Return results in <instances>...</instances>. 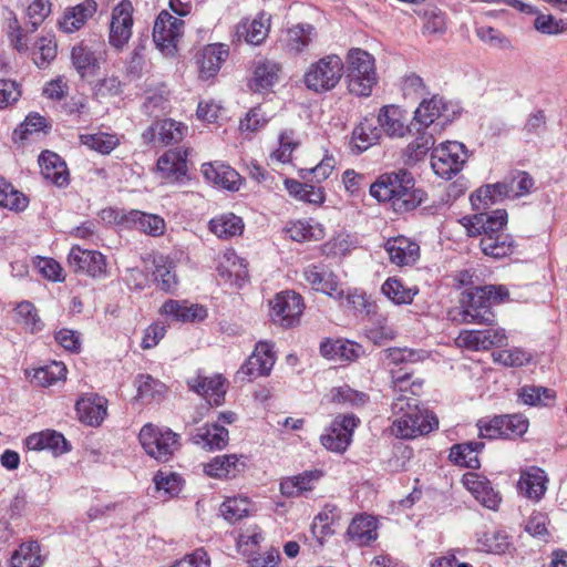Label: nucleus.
Listing matches in <instances>:
<instances>
[{"label":"nucleus","mask_w":567,"mask_h":567,"mask_svg":"<svg viewBox=\"0 0 567 567\" xmlns=\"http://www.w3.org/2000/svg\"><path fill=\"white\" fill-rule=\"evenodd\" d=\"M384 248L390 261L400 267L413 265L420 257L419 245L403 236L388 239Z\"/></svg>","instance_id":"412c9836"},{"label":"nucleus","mask_w":567,"mask_h":567,"mask_svg":"<svg viewBox=\"0 0 567 567\" xmlns=\"http://www.w3.org/2000/svg\"><path fill=\"white\" fill-rule=\"evenodd\" d=\"M138 398L145 402H158L166 393V385L148 374H141L136 379Z\"/></svg>","instance_id":"de8ad7c7"},{"label":"nucleus","mask_w":567,"mask_h":567,"mask_svg":"<svg viewBox=\"0 0 567 567\" xmlns=\"http://www.w3.org/2000/svg\"><path fill=\"white\" fill-rule=\"evenodd\" d=\"M101 54L85 42L75 44L71 50V62L82 78L94 76L100 69Z\"/></svg>","instance_id":"aec40b11"},{"label":"nucleus","mask_w":567,"mask_h":567,"mask_svg":"<svg viewBox=\"0 0 567 567\" xmlns=\"http://www.w3.org/2000/svg\"><path fill=\"white\" fill-rule=\"evenodd\" d=\"M484 447L482 442H468L454 445L450 458L457 465L468 468H478V452Z\"/></svg>","instance_id":"49530a36"},{"label":"nucleus","mask_w":567,"mask_h":567,"mask_svg":"<svg viewBox=\"0 0 567 567\" xmlns=\"http://www.w3.org/2000/svg\"><path fill=\"white\" fill-rule=\"evenodd\" d=\"M305 280L317 291L334 299L343 298L344 293L337 276L323 265H309L303 269Z\"/></svg>","instance_id":"dca6fc26"},{"label":"nucleus","mask_w":567,"mask_h":567,"mask_svg":"<svg viewBox=\"0 0 567 567\" xmlns=\"http://www.w3.org/2000/svg\"><path fill=\"white\" fill-rule=\"evenodd\" d=\"M243 467L236 454L219 455L205 465L204 472L215 478H229L235 477Z\"/></svg>","instance_id":"ea45409f"},{"label":"nucleus","mask_w":567,"mask_h":567,"mask_svg":"<svg viewBox=\"0 0 567 567\" xmlns=\"http://www.w3.org/2000/svg\"><path fill=\"white\" fill-rule=\"evenodd\" d=\"M381 137V128L365 117L352 132V143L359 153L367 151Z\"/></svg>","instance_id":"a18cd8bd"},{"label":"nucleus","mask_w":567,"mask_h":567,"mask_svg":"<svg viewBox=\"0 0 567 567\" xmlns=\"http://www.w3.org/2000/svg\"><path fill=\"white\" fill-rule=\"evenodd\" d=\"M480 248L485 256L494 259H501L514 254L516 243L512 235L504 230L496 235H488L480 239Z\"/></svg>","instance_id":"f704fd0d"},{"label":"nucleus","mask_w":567,"mask_h":567,"mask_svg":"<svg viewBox=\"0 0 567 567\" xmlns=\"http://www.w3.org/2000/svg\"><path fill=\"white\" fill-rule=\"evenodd\" d=\"M344 64L339 55L330 54L311 63L303 75L306 86L322 93L332 90L343 75Z\"/></svg>","instance_id":"423d86ee"},{"label":"nucleus","mask_w":567,"mask_h":567,"mask_svg":"<svg viewBox=\"0 0 567 567\" xmlns=\"http://www.w3.org/2000/svg\"><path fill=\"white\" fill-rule=\"evenodd\" d=\"M462 483L464 487L473 496H488L493 492L491 482L474 472H468L463 475Z\"/></svg>","instance_id":"774afa93"},{"label":"nucleus","mask_w":567,"mask_h":567,"mask_svg":"<svg viewBox=\"0 0 567 567\" xmlns=\"http://www.w3.org/2000/svg\"><path fill=\"white\" fill-rule=\"evenodd\" d=\"M378 522L367 514H360L351 520L347 535L359 546H364L378 538Z\"/></svg>","instance_id":"473e14b6"},{"label":"nucleus","mask_w":567,"mask_h":567,"mask_svg":"<svg viewBox=\"0 0 567 567\" xmlns=\"http://www.w3.org/2000/svg\"><path fill=\"white\" fill-rule=\"evenodd\" d=\"M228 54V48L225 44L214 43L206 45L197 55L199 78L202 80H209L216 76Z\"/></svg>","instance_id":"6ab92c4d"},{"label":"nucleus","mask_w":567,"mask_h":567,"mask_svg":"<svg viewBox=\"0 0 567 567\" xmlns=\"http://www.w3.org/2000/svg\"><path fill=\"white\" fill-rule=\"evenodd\" d=\"M504 198H509L507 176L502 182L487 184L476 189L471 195V203L476 210H480L488 208V206Z\"/></svg>","instance_id":"7c9ffc66"},{"label":"nucleus","mask_w":567,"mask_h":567,"mask_svg":"<svg viewBox=\"0 0 567 567\" xmlns=\"http://www.w3.org/2000/svg\"><path fill=\"white\" fill-rule=\"evenodd\" d=\"M299 146L293 131H285L279 137V147L271 153V159L279 163H289L293 151Z\"/></svg>","instance_id":"69168bd1"},{"label":"nucleus","mask_w":567,"mask_h":567,"mask_svg":"<svg viewBox=\"0 0 567 567\" xmlns=\"http://www.w3.org/2000/svg\"><path fill=\"white\" fill-rule=\"evenodd\" d=\"M322 477V472L306 471L301 474L286 477L280 482L281 496H293L303 492H311L315 484Z\"/></svg>","instance_id":"4c0bfd02"},{"label":"nucleus","mask_w":567,"mask_h":567,"mask_svg":"<svg viewBox=\"0 0 567 567\" xmlns=\"http://www.w3.org/2000/svg\"><path fill=\"white\" fill-rule=\"evenodd\" d=\"M39 165L41 174L45 179L51 181L56 186L68 184L69 174L66 165L58 154L51 151L42 152L39 156Z\"/></svg>","instance_id":"c9c22d12"},{"label":"nucleus","mask_w":567,"mask_h":567,"mask_svg":"<svg viewBox=\"0 0 567 567\" xmlns=\"http://www.w3.org/2000/svg\"><path fill=\"white\" fill-rule=\"evenodd\" d=\"M392 374V389L398 394L396 396H408V393L412 395H420L423 388V380H412V375L409 372L391 371Z\"/></svg>","instance_id":"5fc2aeb1"},{"label":"nucleus","mask_w":567,"mask_h":567,"mask_svg":"<svg viewBox=\"0 0 567 567\" xmlns=\"http://www.w3.org/2000/svg\"><path fill=\"white\" fill-rule=\"evenodd\" d=\"M388 364L423 361L427 355L425 351L409 348H389L384 351Z\"/></svg>","instance_id":"e2e57ef3"},{"label":"nucleus","mask_w":567,"mask_h":567,"mask_svg":"<svg viewBox=\"0 0 567 567\" xmlns=\"http://www.w3.org/2000/svg\"><path fill=\"white\" fill-rule=\"evenodd\" d=\"M280 66L272 61L259 62L254 71V76L250 80L249 86L255 92H261L271 87L277 81Z\"/></svg>","instance_id":"c03bdc74"},{"label":"nucleus","mask_w":567,"mask_h":567,"mask_svg":"<svg viewBox=\"0 0 567 567\" xmlns=\"http://www.w3.org/2000/svg\"><path fill=\"white\" fill-rule=\"evenodd\" d=\"M466 159L467 153L464 144L447 141L433 148L431 166L437 176L451 179L462 169Z\"/></svg>","instance_id":"0eeeda50"},{"label":"nucleus","mask_w":567,"mask_h":567,"mask_svg":"<svg viewBox=\"0 0 567 567\" xmlns=\"http://www.w3.org/2000/svg\"><path fill=\"white\" fill-rule=\"evenodd\" d=\"M56 56V42L54 37L48 34L41 37L33 50V61L39 68L47 66Z\"/></svg>","instance_id":"052dcab7"},{"label":"nucleus","mask_w":567,"mask_h":567,"mask_svg":"<svg viewBox=\"0 0 567 567\" xmlns=\"http://www.w3.org/2000/svg\"><path fill=\"white\" fill-rule=\"evenodd\" d=\"M69 266L74 271H82L92 277H101L106 272L105 257L95 250L73 246L68 256Z\"/></svg>","instance_id":"f3484780"},{"label":"nucleus","mask_w":567,"mask_h":567,"mask_svg":"<svg viewBox=\"0 0 567 567\" xmlns=\"http://www.w3.org/2000/svg\"><path fill=\"white\" fill-rule=\"evenodd\" d=\"M158 140L165 145L179 143L187 132V126L181 122L167 118L157 121Z\"/></svg>","instance_id":"13d9d810"},{"label":"nucleus","mask_w":567,"mask_h":567,"mask_svg":"<svg viewBox=\"0 0 567 567\" xmlns=\"http://www.w3.org/2000/svg\"><path fill=\"white\" fill-rule=\"evenodd\" d=\"M378 126L389 137H403L409 131L402 110L395 105H385L378 114Z\"/></svg>","instance_id":"c85d7f7f"},{"label":"nucleus","mask_w":567,"mask_h":567,"mask_svg":"<svg viewBox=\"0 0 567 567\" xmlns=\"http://www.w3.org/2000/svg\"><path fill=\"white\" fill-rule=\"evenodd\" d=\"M381 290L383 295L396 305L411 303L417 293L416 288H408L401 280L394 277L388 278L382 285Z\"/></svg>","instance_id":"8fccbe9b"},{"label":"nucleus","mask_w":567,"mask_h":567,"mask_svg":"<svg viewBox=\"0 0 567 567\" xmlns=\"http://www.w3.org/2000/svg\"><path fill=\"white\" fill-rule=\"evenodd\" d=\"M44 558L38 542H27L16 549L10 558V567H42Z\"/></svg>","instance_id":"79ce46f5"},{"label":"nucleus","mask_w":567,"mask_h":567,"mask_svg":"<svg viewBox=\"0 0 567 567\" xmlns=\"http://www.w3.org/2000/svg\"><path fill=\"white\" fill-rule=\"evenodd\" d=\"M118 223L151 236H159L165 230V221L162 217L141 210H131L123 214Z\"/></svg>","instance_id":"5701e85b"},{"label":"nucleus","mask_w":567,"mask_h":567,"mask_svg":"<svg viewBox=\"0 0 567 567\" xmlns=\"http://www.w3.org/2000/svg\"><path fill=\"white\" fill-rule=\"evenodd\" d=\"M507 179L509 188V198L525 196L530 193V189L534 186L533 177L526 172H513L507 176Z\"/></svg>","instance_id":"0e129e2a"},{"label":"nucleus","mask_w":567,"mask_h":567,"mask_svg":"<svg viewBox=\"0 0 567 567\" xmlns=\"http://www.w3.org/2000/svg\"><path fill=\"white\" fill-rule=\"evenodd\" d=\"M508 297V291L503 286H478L463 293L461 301L462 322L467 324L494 326V305L501 303Z\"/></svg>","instance_id":"7ed1b4c3"},{"label":"nucleus","mask_w":567,"mask_h":567,"mask_svg":"<svg viewBox=\"0 0 567 567\" xmlns=\"http://www.w3.org/2000/svg\"><path fill=\"white\" fill-rule=\"evenodd\" d=\"M316 28L310 23H298L289 28L282 39L284 47L288 52L301 53L316 39Z\"/></svg>","instance_id":"2f4dec72"},{"label":"nucleus","mask_w":567,"mask_h":567,"mask_svg":"<svg viewBox=\"0 0 567 567\" xmlns=\"http://www.w3.org/2000/svg\"><path fill=\"white\" fill-rule=\"evenodd\" d=\"M270 29V19L260 13L251 21H241L237 27V34L244 37L249 44L259 45L267 38Z\"/></svg>","instance_id":"58836bf2"},{"label":"nucleus","mask_w":567,"mask_h":567,"mask_svg":"<svg viewBox=\"0 0 567 567\" xmlns=\"http://www.w3.org/2000/svg\"><path fill=\"white\" fill-rule=\"evenodd\" d=\"M209 229L218 238L228 239L243 234L244 221L233 213L223 214L209 221Z\"/></svg>","instance_id":"37998d69"},{"label":"nucleus","mask_w":567,"mask_h":567,"mask_svg":"<svg viewBox=\"0 0 567 567\" xmlns=\"http://www.w3.org/2000/svg\"><path fill=\"white\" fill-rule=\"evenodd\" d=\"M96 10L97 4L94 0H84L64 11L59 20V27L65 33H73L80 30L94 16Z\"/></svg>","instance_id":"bb28decb"},{"label":"nucleus","mask_w":567,"mask_h":567,"mask_svg":"<svg viewBox=\"0 0 567 567\" xmlns=\"http://www.w3.org/2000/svg\"><path fill=\"white\" fill-rule=\"evenodd\" d=\"M205 179L228 190H237L240 185L239 174L221 162H210L202 165Z\"/></svg>","instance_id":"393cba45"},{"label":"nucleus","mask_w":567,"mask_h":567,"mask_svg":"<svg viewBox=\"0 0 567 567\" xmlns=\"http://www.w3.org/2000/svg\"><path fill=\"white\" fill-rule=\"evenodd\" d=\"M452 105L444 97L434 95L430 100L423 101L414 112L412 126L419 124L421 127L436 132L439 125H443L451 120L454 111Z\"/></svg>","instance_id":"9d476101"},{"label":"nucleus","mask_w":567,"mask_h":567,"mask_svg":"<svg viewBox=\"0 0 567 567\" xmlns=\"http://www.w3.org/2000/svg\"><path fill=\"white\" fill-rule=\"evenodd\" d=\"M416 137L404 148L402 157L406 165L422 161L435 143L434 132L424 127L416 128Z\"/></svg>","instance_id":"72a5a7b5"},{"label":"nucleus","mask_w":567,"mask_h":567,"mask_svg":"<svg viewBox=\"0 0 567 567\" xmlns=\"http://www.w3.org/2000/svg\"><path fill=\"white\" fill-rule=\"evenodd\" d=\"M249 511V498H225V502L220 505L223 517L230 523H235L247 516Z\"/></svg>","instance_id":"680f3d73"},{"label":"nucleus","mask_w":567,"mask_h":567,"mask_svg":"<svg viewBox=\"0 0 567 567\" xmlns=\"http://www.w3.org/2000/svg\"><path fill=\"white\" fill-rule=\"evenodd\" d=\"M194 439L195 443L209 451L223 450L228 444L229 433L225 426L215 423L200 427Z\"/></svg>","instance_id":"a19ab883"},{"label":"nucleus","mask_w":567,"mask_h":567,"mask_svg":"<svg viewBox=\"0 0 567 567\" xmlns=\"http://www.w3.org/2000/svg\"><path fill=\"white\" fill-rule=\"evenodd\" d=\"M270 316L276 323L286 328L292 327L302 313V298L293 291L280 292L270 301Z\"/></svg>","instance_id":"ddd939ff"},{"label":"nucleus","mask_w":567,"mask_h":567,"mask_svg":"<svg viewBox=\"0 0 567 567\" xmlns=\"http://www.w3.org/2000/svg\"><path fill=\"white\" fill-rule=\"evenodd\" d=\"M154 279L162 290L174 292L178 281L173 262L167 258L159 257L155 261Z\"/></svg>","instance_id":"603ef678"},{"label":"nucleus","mask_w":567,"mask_h":567,"mask_svg":"<svg viewBox=\"0 0 567 567\" xmlns=\"http://www.w3.org/2000/svg\"><path fill=\"white\" fill-rule=\"evenodd\" d=\"M25 446L30 451L48 450L54 455L63 454L70 450L65 437L54 430H45L29 435L25 439Z\"/></svg>","instance_id":"cd10ccee"},{"label":"nucleus","mask_w":567,"mask_h":567,"mask_svg":"<svg viewBox=\"0 0 567 567\" xmlns=\"http://www.w3.org/2000/svg\"><path fill=\"white\" fill-rule=\"evenodd\" d=\"M184 21L163 10L156 18L153 28V41L159 52L173 58L184 33Z\"/></svg>","instance_id":"6e6552de"},{"label":"nucleus","mask_w":567,"mask_h":567,"mask_svg":"<svg viewBox=\"0 0 567 567\" xmlns=\"http://www.w3.org/2000/svg\"><path fill=\"white\" fill-rule=\"evenodd\" d=\"M187 151L182 148L165 152L157 161V168L165 179L182 181L187 173Z\"/></svg>","instance_id":"b1692460"},{"label":"nucleus","mask_w":567,"mask_h":567,"mask_svg":"<svg viewBox=\"0 0 567 567\" xmlns=\"http://www.w3.org/2000/svg\"><path fill=\"white\" fill-rule=\"evenodd\" d=\"M80 141L87 148L103 155L110 154L120 144V138L116 134H109L104 132L82 134L80 135Z\"/></svg>","instance_id":"864d4df0"},{"label":"nucleus","mask_w":567,"mask_h":567,"mask_svg":"<svg viewBox=\"0 0 567 567\" xmlns=\"http://www.w3.org/2000/svg\"><path fill=\"white\" fill-rule=\"evenodd\" d=\"M548 476L539 467L532 466L522 471L517 482L518 492L524 496H544L547 491Z\"/></svg>","instance_id":"e433bc0d"},{"label":"nucleus","mask_w":567,"mask_h":567,"mask_svg":"<svg viewBox=\"0 0 567 567\" xmlns=\"http://www.w3.org/2000/svg\"><path fill=\"white\" fill-rule=\"evenodd\" d=\"M517 394L524 404L532 406L548 405V402L555 399L553 390L535 385H525L518 390Z\"/></svg>","instance_id":"4d7b16f0"},{"label":"nucleus","mask_w":567,"mask_h":567,"mask_svg":"<svg viewBox=\"0 0 567 567\" xmlns=\"http://www.w3.org/2000/svg\"><path fill=\"white\" fill-rule=\"evenodd\" d=\"M28 197L0 176V206L10 210L22 212L28 207Z\"/></svg>","instance_id":"3c124183"},{"label":"nucleus","mask_w":567,"mask_h":567,"mask_svg":"<svg viewBox=\"0 0 567 567\" xmlns=\"http://www.w3.org/2000/svg\"><path fill=\"white\" fill-rule=\"evenodd\" d=\"M347 62L350 92L358 96H369L372 87L378 83L373 55L361 49H351Z\"/></svg>","instance_id":"20e7f679"},{"label":"nucleus","mask_w":567,"mask_h":567,"mask_svg":"<svg viewBox=\"0 0 567 567\" xmlns=\"http://www.w3.org/2000/svg\"><path fill=\"white\" fill-rule=\"evenodd\" d=\"M360 420L354 414L338 415L320 436L321 444L331 452L343 453L352 441Z\"/></svg>","instance_id":"1a4fd4ad"},{"label":"nucleus","mask_w":567,"mask_h":567,"mask_svg":"<svg viewBox=\"0 0 567 567\" xmlns=\"http://www.w3.org/2000/svg\"><path fill=\"white\" fill-rule=\"evenodd\" d=\"M286 233L290 239L298 243L320 240L324 236L323 228L319 224L312 225L308 220H297L291 223L286 228Z\"/></svg>","instance_id":"09e8293b"},{"label":"nucleus","mask_w":567,"mask_h":567,"mask_svg":"<svg viewBox=\"0 0 567 567\" xmlns=\"http://www.w3.org/2000/svg\"><path fill=\"white\" fill-rule=\"evenodd\" d=\"M475 544L477 550L494 555L507 554L513 547L508 534L502 529L476 533Z\"/></svg>","instance_id":"c756f323"},{"label":"nucleus","mask_w":567,"mask_h":567,"mask_svg":"<svg viewBox=\"0 0 567 567\" xmlns=\"http://www.w3.org/2000/svg\"><path fill=\"white\" fill-rule=\"evenodd\" d=\"M508 215L505 209H496L492 213H480L464 217L461 223L471 237L485 238L488 235H496L504 230L507 225Z\"/></svg>","instance_id":"9b49d317"},{"label":"nucleus","mask_w":567,"mask_h":567,"mask_svg":"<svg viewBox=\"0 0 567 567\" xmlns=\"http://www.w3.org/2000/svg\"><path fill=\"white\" fill-rule=\"evenodd\" d=\"M16 320L22 324L27 330L34 333L42 329V321L40 320L37 309L29 301L20 302L14 309Z\"/></svg>","instance_id":"bf43d9fd"},{"label":"nucleus","mask_w":567,"mask_h":567,"mask_svg":"<svg viewBox=\"0 0 567 567\" xmlns=\"http://www.w3.org/2000/svg\"><path fill=\"white\" fill-rule=\"evenodd\" d=\"M159 313L182 323L200 322L208 316L206 307L202 305L174 299L166 300L162 305Z\"/></svg>","instance_id":"a211bd4d"},{"label":"nucleus","mask_w":567,"mask_h":567,"mask_svg":"<svg viewBox=\"0 0 567 567\" xmlns=\"http://www.w3.org/2000/svg\"><path fill=\"white\" fill-rule=\"evenodd\" d=\"M75 411L82 423L99 426L107 413L106 400L97 394L83 396L76 401Z\"/></svg>","instance_id":"4be33fe9"},{"label":"nucleus","mask_w":567,"mask_h":567,"mask_svg":"<svg viewBox=\"0 0 567 567\" xmlns=\"http://www.w3.org/2000/svg\"><path fill=\"white\" fill-rule=\"evenodd\" d=\"M144 451L159 462L169 461L181 447V436L168 427L145 424L138 434Z\"/></svg>","instance_id":"39448f33"},{"label":"nucleus","mask_w":567,"mask_h":567,"mask_svg":"<svg viewBox=\"0 0 567 567\" xmlns=\"http://www.w3.org/2000/svg\"><path fill=\"white\" fill-rule=\"evenodd\" d=\"M391 431L396 437L414 439L437 429L436 415L426 408L420 406L417 399L395 396L392 405Z\"/></svg>","instance_id":"f03ea898"},{"label":"nucleus","mask_w":567,"mask_h":567,"mask_svg":"<svg viewBox=\"0 0 567 567\" xmlns=\"http://www.w3.org/2000/svg\"><path fill=\"white\" fill-rule=\"evenodd\" d=\"M414 178L405 169L381 175L371 186L370 194L379 202L391 203L396 213H406L416 208L424 193L414 187Z\"/></svg>","instance_id":"f257e3e1"},{"label":"nucleus","mask_w":567,"mask_h":567,"mask_svg":"<svg viewBox=\"0 0 567 567\" xmlns=\"http://www.w3.org/2000/svg\"><path fill=\"white\" fill-rule=\"evenodd\" d=\"M275 361L276 358L272 351V344L260 341L256 344L255 351L248 358L243 369H245L246 374L252 378L268 375Z\"/></svg>","instance_id":"a878e982"},{"label":"nucleus","mask_w":567,"mask_h":567,"mask_svg":"<svg viewBox=\"0 0 567 567\" xmlns=\"http://www.w3.org/2000/svg\"><path fill=\"white\" fill-rule=\"evenodd\" d=\"M493 359L506 367H523L530 361L532 357L520 348H512L493 352Z\"/></svg>","instance_id":"338daca9"},{"label":"nucleus","mask_w":567,"mask_h":567,"mask_svg":"<svg viewBox=\"0 0 567 567\" xmlns=\"http://www.w3.org/2000/svg\"><path fill=\"white\" fill-rule=\"evenodd\" d=\"M66 368L64 363L53 361L50 364L34 370L33 381L41 386H50L58 381L64 380Z\"/></svg>","instance_id":"6e6d98bb"},{"label":"nucleus","mask_w":567,"mask_h":567,"mask_svg":"<svg viewBox=\"0 0 567 567\" xmlns=\"http://www.w3.org/2000/svg\"><path fill=\"white\" fill-rule=\"evenodd\" d=\"M132 13L133 6L130 0H122L112 10L109 42L117 50L123 49L132 37Z\"/></svg>","instance_id":"f8f14e48"},{"label":"nucleus","mask_w":567,"mask_h":567,"mask_svg":"<svg viewBox=\"0 0 567 567\" xmlns=\"http://www.w3.org/2000/svg\"><path fill=\"white\" fill-rule=\"evenodd\" d=\"M187 385L192 391L203 396L212 406H219L225 401L227 382L221 374L209 377L197 374L187 380Z\"/></svg>","instance_id":"2eb2a0df"},{"label":"nucleus","mask_w":567,"mask_h":567,"mask_svg":"<svg viewBox=\"0 0 567 567\" xmlns=\"http://www.w3.org/2000/svg\"><path fill=\"white\" fill-rule=\"evenodd\" d=\"M507 336L503 328H489L485 330H463L456 338L458 347L472 351L488 350L494 347H503Z\"/></svg>","instance_id":"4468645a"}]
</instances>
